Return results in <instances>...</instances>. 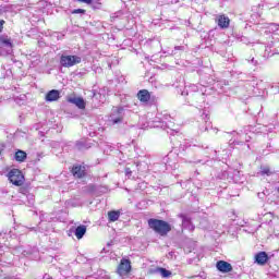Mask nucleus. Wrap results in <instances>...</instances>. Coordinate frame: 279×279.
<instances>
[{
    "mask_svg": "<svg viewBox=\"0 0 279 279\" xmlns=\"http://www.w3.org/2000/svg\"><path fill=\"white\" fill-rule=\"evenodd\" d=\"M148 226L151 230H154V232H156L160 236H167V234L171 232V226L165 220L150 218L148 220Z\"/></svg>",
    "mask_w": 279,
    "mask_h": 279,
    "instance_id": "obj_1",
    "label": "nucleus"
},
{
    "mask_svg": "<svg viewBox=\"0 0 279 279\" xmlns=\"http://www.w3.org/2000/svg\"><path fill=\"white\" fill-rule=\"evenodd\" d=\"M8 179L14 186H23L25 184V175L19 169H11L8 172Z\"/></svg>",
    "mask_w": 279,
    "mask_h": 279,
    "instance_id": "obj_2",
    "label": "nucleus"
},
{
    "mask_svg": "<svg viewBox=\"0 0 279 279\" xmlns=\"http://www.w3.org/2000/svg\"><path fill=\"white\" fill-rule=\"evenodd\" d=\"M82 62V57L71 56V54H62L60 57V64L64 69H71V66H75V64H80Z\"/></svg>",
    "mask_w": 279,
    "mask_h": 279,
    "instance_id": "obj_3",
    "label": "nucleus"
},
{
    "mask_svg": "<svg viewBox=\"0 0 279 279\" xmlns=\"http://www.w3.org/2000/svg\"><path fill=\"white\" fill-rule=\"evenodd\" d=\"M0 46L2 48V53H5V56H12L14 49L12 38L8 35H0Z\"/></svg>",
    "mask_w": 279,
    "mask_h": 279,
    "instance_id": "obj_4",
    "label": "nucleus"
},
{
    "mask_svg": "<svg viewBox=\"0 0 279 279\" xmlns=\"http://www.w3.org/2000/svg\"><path fill=\"white\" fill-rule=\"evenodd\" d=\"M123 108L116 107L112 109L109 122L111 125H119V123H123Z\"/></svg>",
    "mask_w": 279,
    "mask_h": 279,
    "instance_id": "obj_5",
    "label": "nucleus"
},
{
    "mask_svg": "<svg viewBox=\"0 0 279 279\" xmlns=\"http://www.w3.org/2000/svg\"><path fill=\"white\" fill-rule=\"evenodd\" d=\"M117 271L119 276H128V274L132 271V263L130 262V259L122 258Z\"/></svg>",
    "mask_w": 279,
    "mask_h": 279,
    "instance_id": "obj_6",
    "label": "nucleus"
},
{
    "mask_svg": "<svg viewBox=\"0 0 279 279\" xmlns=\"http://www.w3.org/2000/svg\"><path fill=\"white\" fill-rule=\"evenodd\" d=\"M68 101L69 104H73L74 106H76V108H78L80 110H84L86 108V101L82 97L69 96Z\"/></svg>",
    "mask_w": 279,
    "mask_h": 279,
    "instance_id": "obj_7",
    "label": "nucleus"
},
{
    "mask_svg": "<svg viewBox=\"0 0 279 279\" xmlns=\"http://www.w3.org/2000/svg\"><path fill=\"white\" fill-rule=\"evenodd\" d=\"M216 267L221 274H230L232 271V264L225 260L217 262Z\"/></svg>",
    "mask_w": 279,
    "mask_h": 279,
    "instance_id": "obj_8",
    "label": "nucleus"
},
{
    "mask_svg": "<svg viewBox=\"0 0 279 279\" xmlns=\"http://www.w3.org/2000/svg\"><path fill=\"white\" fill-rule=\"evenodd\" d=\"M180 219H182V227L184 230H190V232H193L195 230V226H193V222H191V218L184 214L179 215Z\"/></svg>",
    "mask_w": 279,
    "mask_h": 279,
    "instance_id": "obj_9",
    "label": "nucleus"
},
{
    "mask_svg": "<svg viewBox=\"0 0 279 279\" xmlns=\"http://www.w3.org/2000/svg\"><path fill=\"white\" fill-rule=\"evenodd\" d=\"M216 22L220 29H228L230 27V17L226 15H218Z\"/></svg>",
    "mask_w": 279,
    "mask_h": 279,
    "instance_id": "obj_10",
    "label": "nucleus"
},
{
    "mask_svg": "<svg viewBox=\"0 0 279 279\" xmlns=\"http://www.w3.org/2000/svg\"><path fill=\"white\" fill-rule=\"evenodd\" d=\"M267 260H269V256L265 252H259L255 255V263L257 265H266Z\"/></svg>",
    "mask_w": 279,
    "mask_h": 279,
    "instance_id": "obj_11",
    "label": "nucleus"
},
{
    "mask_svg": "<svg viewBox=\"0 0 279 279\" xmlns=\"http://www.w3.org/2000/svg\"><path fill=\"white\" fill-rule=\"evenodd\" d=\"M137 99H140V101H142L143 104H147V101L151 99V95L147 89H142L137 93Z\"/></svg>",
    "mask_w": 279,
    "mask_h": 279,
    "instance_id": "obj_12",
    "label": "nucleus"
},
{
    "mask_svg": "<svg viewBox=\"0 0 279 279\" xmlns=\"http://www.w3.org/2000/svg\"><path fill=\"white\" fill-rule=\"evenodd\" d=\"M72 174L74 178H84V175H86V168L82 166H74L72 168Z\"/></svg>",
    "mask_w": 279,
    "mask_h": 279,
    "instance_id": "obj_13",
    "label": "nucleus"
},
{
    "mask_svg": "<svg viewBox=\"0 0 279 279\" xmlns=\"http://www.w3.org/2000/svg\"><path fill=\"white\" fill-rule=\"evenodd\" d=\"M58 99H60V90L52 89L46 95V101H58Z\"/></svg>",
    "mask_w": 279,
    "mask_h": 279,
    "instance_id": "obj_14",
    "label": "nucleus"
},
{
    "mask_svg": "<svg viewBox=\"0 0 279 279\" xmlns=\"http://www.w3.org/2000/svg\"><path fill=\"white\" fill-rule=\"evenodd\" d=\"M151 274H159L161 275V278H171V271L167 270L166 268L157 267L151 270Z\"/></svg>",
    "mask_w": 279,
    "mask_h": 279,
    "instance_id": "obj_15",
    "label": "nucleus"
},
{
    "mask_svg": "<svg viewBox=\"0 0 279 279\" xmlns=\"http://www.w3.org/2000/svg\"><path fill=\"white\" fill-rule=\"evenodd\" d=\"M74 234L76 236V239H84V234H86V226L84 225H81L78 226L75 231H74Z\"/></svg>",
    "mask_w": 279,
    "mask_h": 279,
    "instance_id": "obj_16",
    "label": "nucleus"
},
{
    "mask_svg": "<svg viewBox=\"0 0 279 279\" xmlns=\"http://www.w3.org/2000/svg\"><path fill=\"white\" fill-rule=\"evenodd\" d=\"M16 162H25V160L27 159V153L23 151V150H17L15 153L14 156Z\"/></svg>",
    "mask_w": 279,
    "mask_h": 279,
    "instance_id": "obj_17",
    "label": "nucleus"
},
{
    "mask_svg": "<svg viewBox=\"0 0 279 279\" xmlns=\"http://www.w3.org/2000/svg\"><path fill=\"white\" fill-rule=\"evenodd\" d=\"M119 217H121V211H117V210L108 211V219L110 222L119 221Z\"/></svg>",
    "mask_w": 279,
    "mask_h": 279,
    "instance_id": "obj_18",
    "label": "nucleus"
},
{
    "mask_svg": "<svg viewBox=\"0 0 279 279\" xmlns=\"http://www.w3.org/2000/svg\"><path fill=\"white\" fill-rule=\"evenodd\" d=\"M163 121H165V123L167 124V126L171 129V128H173V125H174V122H173V121H175V119L172 118L170 114H165V116H163Z\"/></svg>",
    "mask_w": 279,
    "mask_h": 279,
    "instance_id": "obj_19",
    "label": "nucleus"
},
{
    "mask_svg": "<svg viewBox=\"0 0 279 279\" xmlns=\"http://www.w3.org/2000/svg\"><path fill=\"white\" fill-rule=\"evenodd\" d=\"M72 14H86V10L84 9H74Z\"/></svg>",
    "mask_w": 279,
    "mask_h": 279,
    "instance_id": "obj_20",
    "label": "nucleus"
},
{
    "mask_svg": "<svg viewBox=\"0 0 279 279\" xmlns=\"http://www.w3.org/2000/svg\"><path fill=\"white\" fill-rule=\"evenodd\" d=\"M262 174L263 175H271V170L269 168H263L262 169Z\"/></svg>",
    "mask_w": 279,
    "mask_h": 279,
    "instance_id": "obj_21",
    "label": "nucleus"
},
{
    "mask_svg": "<svg viewBox=\"0 0 279 279\" xmlns=\"http://www.w3.org/2000/svg\"><path fill=\"white\" fill-rule=\"evenodd\" d=\"M124 173L128 178H132V169L131 168H125Z\"/></svg>",
    "mask_w": 279,
    "mask_h": 279,
    "instance_id": "obj_22",
    "label": "nucleus"
},
{
    "mask_svg": "<svg viewBox=\"0 0 279 279\" xmlns=\"http://www.w3.org/2000/svg\"><path fill=\"white\" fill-rule=\"evenodd\" d=\"M7 234L3 232H0V245H3V241L5 239Z\"/></svg>",
    "mask_w": 279,
    "mask_h": 279,
    "instance_id": "obj_23",
    "label": "nucleus"
},
{
    "mask_svg": "<svg viewBox=\"0 0 279 279\" xmlns=\"http://www.w3.org/2000/svg\"><path fill=\"white\" fill-rule=\"evenodd\" d=\"M80 3H87V5H90L93 3V0H77Z\"/></svg>",
    "mask_w": 279,
    "mask_h": 279,
    "instance_id": "obj_24",
    "label": "nucleus"
},
{
    "mask_svg": "<svg viewBox=\"0 0 279 279\" xmlns=\"http://www.w3.org/2000/svg\"><path fill=\"white\" fill-rule=\"evenodd\" d=\"M3 25H5V21L0 20V34L3 32Z\"/></svg>",
    "mask_w": 279,
    "mask_h": 279,
    "instance_id": "obj_25",
    "label": "nucleus"
},
{
    "mask_svg": "<svg viewBox=\"0 0 279 279\" xmlns=\"http://www.w3.org/2000/svg\"><path fill=\"white\" fill-rule=\"evenodd\" d=\"M76 147H77V149H83L84 143H82V142H76Z\"/></svg>",
    "mask_w": 279,
    "mask_h": 279,
    "instance_id": "obj_26",
    "label": "nucleus"
},
{
    "mask_svg": "<svg viewBox=\"0 0 279 279\" xmlns=\"http://www.w3.org/2000/svg\"><path fill=\"white\" fill-rule=\"evenodd\" d=\"M184 47L183 46H177L174 47V51H183Z\"/></svg>",
    "mask_w": 279,
    "mask_h": 279,
    "instance_id": "obj_27",
    "label": "nucleus"
},
{
    "mask_svg": "<svg viewBox=\"0 0 279 279\" xmlns=\"http://www.w3.org/2000/svg\"><path fill=\"white\" fill-rule=\"evenodd\" d=\"M3 149H5V146L4 145H0V156L3 153Z\"/></svg>",
    "mask_w": 279,
    "mask_h": 279,
    "instance_id": "obj_28",
    "label": "nucleus"
},
{
    "mask_svg": "<svg viewBox=\"0 0 279 279\" xmlns=\"http://www.w3.org/2000/svg\"><path fill=\"white\" fill-rule=\"evenodd\" d=\"M252 64H254L256 66V64H258V61H255L254 58L251 60Z\"/></svg>",
    "mask_w": 279,
    "mask_h": 279,
    "instance_id": "obj_29",
    "label": "nucleus"
},
{
    "mask_svg": "<svg viewBox=\"0 0 279 279\" xmlns=\"http://www.w3.org/2000/svg\"><path fill=\"white\" fill-rule=\"evenodd\" d=\"M208 131V126H205L204 129H201V132H206Z\"/></svg>",
    "mask_w": 279,
    "mask_h": 279,
    "instance_id": "obj_30",
    "label": "nucleus"
},
{
    "mask_svg": "<svg viewBox=\"0 0 279 279\" xmlns=\"http://www.w3.org/2000/svg\"><path fill=\"white\" fill-rule=\"evenodd\" d=\"M136 167H138V163H136Z\"/></svg>",
    "mask_w": 279,
    "mask_h": 279,
    "instance_id": "obj_31",
    "label": "nucleus"
}]
</instances>
